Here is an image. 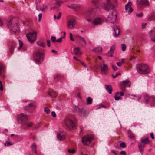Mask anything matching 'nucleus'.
Here are the masks:
<instances>
[{
    "instance_id": "obj_17",
    "label": "nucleus",
    "mask_w": 155,
    "mask_h": 155,
    "mask_svg": "<svg viewBox=\"0 0 155 155\" xmlns=\"http://www.w3.org/2000/svg\"><path fill=\"white\" fill-rule=\"evenodd\" d=\"M115 48V46L114 45L111 46V48L107 54V56H112V54L113 53Z\"/></svg>"
},
{
    "instance_id": "obj_4",
    "label": "nucleus",
    "mask_w": 155,
    "mask_h": 155,
    "mask_svg": "<svg viewBox=\"0 0 155 155\" xmlns=\"http://www.w3.org/2000/svg\"><path fill=\"white\" fill-rule=\"evenodd\" d=\"M64 123L66 126L70 130H72L76 128L75 124L69 118H66Z\"/></svg>"
},
{
    "instance_id": "obj_45",
    "label": "nucleus",
    "mask_w": 155,
    "mask_h": 155,
    "mask_svg": "<svg viewBox=\"0 0 155 155\" xmlns=\"http://www.w3.org/2000/svg\"><path fill=\"white\" fill-rule=\"evenodd\" d=\"M51 41L53 42H55L56 41V37L55 36H52L51 38Z\"/></svg>"
},
{
    "instance_id": "obj_31",
    "label": "nucleus",
    "mask_w": 155,
    "mask_h": 155,
    "mask_svg": "<svg viewBox=\"0 0 155 155\" xmlns=\"http://www.w3.org/2000/svg\"><path fill=\"white\" fill-rule=\"evenodd\" d=\"M147 21H150L155 20V14H153L147 18Z\"/></svg>"
},
{
    "instance_id": "obj_14",
    "label": "nucleus",
    "mask_w": 155,
    "mask_h": 155,
    "mask_svg": "<svg viewBox=\"0 0 155 155\" xmlns=\"http://www.w3.org/2000/svg\"><path fill=\"white\" fill-rule=\"evenodd\" d=\"M132 5L131 3L130 2L126 5L125 10L129 14H130L133 11V9L131 7Z\"/></svg>"
},
{
    "instance_id": "obj_27",
    "label": "nucleus",
    "mask_w": 155,
    "mask_h": 155,
    "mask_svg": "<svg viewBox=\"0 0 155 155\" xmlns=\"http://www.w3.org/2000/svg\"><path fill=\"white\" fill-rule=\"evenodd\" d=\"M114 29L116 36H117L120 33L119 29L118 28L117 26L115 25L114 26Z\"/></svg>"
},
{
    "instance_id": "obj_52",
    "label": "nucleus",
    "mask_w": 155,
    "mask_h": 155,
    "mask_svg": "<svg viewBox=\"0 0 155 155\" xmlns=\"http://www.w3.org/2000/svg\"><path fill=\"white\" fill-rule=\"evenodd\" d=\"M121 75V74L120 73H118L116 74L115 75H113L112 76L114 78H115L116 77H117L119 75Z\"/></svg>"
},
{
    "instance_id": "obj_30",
    "label": "nucleus",
    "mask_w": 155,
    "mask_h": 155,
    "mask_svg": "<svg viewBox=\"0 0 155 155\" xmlns=\"http://www.w3.org/2000/svg\"><path fill=\"white\" fill-rule=\"evenodd\" d=\"M93 51L97 53L101 52L102 51V48L101 47H98L94 48Z\"/></svg>"
},
{
    "instance_id": "obj_26",
    "label": "nucleus",
    "mask_w": 155,
    "mask_h": 155,
    "mask_svg": "<svg viewBox=\"0 0 155 155\" xmlns=\"http://www.w3.org/2000/svg\"><path fill=\"white\" fill-rule=\"evenodd\" d=\"M105 88L107 91L110 94L112 93V88L111 85H105Z\"/></svg>"
},
{
    "instance_id": "obj_58",
    "label": "nucleus",
    "mask_w": 155,
    "mask_h": 155,
    "mask_svg": "<svg viewBox=\"0 0 155 155\" xmlns=\"http://www.w3.org/2000/svg\"><path fill=\"white\" fill-rule=\"evenodd\" d=\"M112 67L114 70H117V66H114V65H112Z\"/></svg>"
},
{
    "instance_id": "obj_2",
    "label": "nucleus",
    "mask_w": 155,
    "mask_h": 155,
    "mask_svg": "<svg viewBox=\"0 0 155 155\" xmlns=\"http://www.w3.org/2000/svg\"><path fill=\"white\" fill-rule=\"evenodd\" d=\"M137 71L140 74H145L149 73L150 70L148 66L144 64H140L137 66Z\"/></svg>"
},
{
    "instance_id": "obj_39",
    "label": "nucleus",
    "mask_w": 155,
    "mask_h": 155,
    "mask_svg": "<svg viewBox=\"0 0 155 155\" xmlns=\"http://www.w3.org/2000/svg\"><path fill=\"white\" fill-rule=\"evenodd\" d=\"M121 48L123 51H125L126 48V45L124 44H121Z\"/></svg>"
},
{
    "instance_id": "obj_64",
    "label": "nucleus",
    "mask_w": 155,
    "mask_h": 155,
    "mask_svg": "<svg viewBox=\"0 0 155 155\" xmlns=\"http://www.w3.org/2000/svg\"><path fill=\"white\" fill-rule=\"evenodd\" d=\"M73 58L76 61H78L79 62L80 61H80L79 60L76 56H74Z\"/></svg>"
},
{
    "instance_id": "obj_55",
    "label": "nucleus",
    "mask_w": 155,
    "mask_h": 155,
    "mask_svg": "<svg viewBox=\"0 0 155 155\" xmlns=\"http://www.w3.org/2000/svg\"><path fill=\"white\" fill-rule=\"evenodd\" d=\"M51 115L52 116L54 117H56V114H55V113L54 111H52L51 112Z\"/></svg>"
},
{
    "instance_id": "obj_37",
    "label": "nucleus",
    "mask_w": 155,
    "mask_h": 155,
    "mask_svg": "<svg viewBox=\"0 0 155 155\" xmlns=\"http://www.w3.org/2000/svg\"><path fill=\"white\" fill-rule=\"evenodd\" d=\"M74 109L77 111L79 112H82V111L83 110V109H80V108H78V107L76 106L74 107Z\"/></svg>"
},
{
    "instance_id": "obj_18",
    "label": "nucleus",
    "mask_w": 155,
    "mask_h": 155,
    "mask_svg": "<svg viewBox=\"0 0 155 155\" xmlns=\"http://www.w3.org/2000/svg\"><path fill=\"white\" fill-rule=\"evenodd\" d=\"M16 46V44L15 42H12L11 44V47L9 50V54H12L14 51V49Z\"/></svg>"
},
{
    "instance_id": "obj_60",
    "label": "nucleus",
    "mask_w": 155,
    "mask_h": 155,
    "mask_svg": "<svg viewBox=\"0 0 155 155\" xmlns=\"http://www.w3.org/2000/svg\"><path fill=\"white\" fill-rule=\"evenodd\" d=\"M120 154L121 155H126V152L124 151H121L120 152Z\"/></svg>"
},
{
    "instance_id": "obj_53",
    "label": "nucleus",
    "mask_w": 155,
    "mask_h": 155,
    "mask_svg": "<svg viewBox=\"0 0 155 155\" xmlns=\"http://www.w3.org/2000/svg\"><path fill=\"white\" fill-rule=\"evenodd\" d=\"M11 145L12 144L10 142H8V141H7L5 143V146H9V145Z\"/></svg>"
},
{
    "instance_id": "obj_59",
    "label": "nucleus",
    "mask_w": 155,
    "mask_h": 155,
    "mask_svg": "<svg viewBox=\"0 0 155 155\" xmlns=\"http://www.w3.org/2000/svg\"><path fill=\"white\" fill-rule=\"evenodd\" d=\"M80 62L81 63V64L85 68H86V64L84 63V62H81V61H80Z\"/></svg>"
},
{
    "instance_id": "obj_24",
    "label": "nucleus",
    "mask_w": 155,
    "mask_h": 155,
    "mask_svg": "<svg viewBox=\"0 0 155 155\" xmlns=\"http://www.w3.org/2000/svg\"><path fill=\"white\" fill-rule=\"evenodd\" d=\"M48 94L49 95L52 97H55L57 95L56 92L53 90H51L48 91Z\"/></svg>"
},
{
    "instance_id": "obj_11",
    "label": "nucleus",
    "mask_w": 155,
    "mask_h": 155,
    "mask_svg": "<svg viewBox=\"0 0 155 155\" xmlns=\"http://www.w3.org/2000/svg\"><path fill=\"white\" fill-rule=\"evenodd\" d=\"M75 20L74 18H72L67 23V27L68 28L70 29L74 28L75 27Z\"/></svg>"
},
{
    "instance_id": "obj_23",
    "label": "nucleus",
    "mask_w": 155,
    "mask_h": 155,
    "mask_svg": "<svg viewBox=\"0 0 155 155\" xmlns=\"http://www.w3.org/2000/svg\"><path fill=\"white\" fill-rule=\"evenodd\" d=\"M76 38L79 40H80L81 41H82L85 45H86V42L85 40L81 36L78 35L76 36Z\"/></svg>"
},
{
    "instance_id": "obj_43",
    "label": "nucleus",
    "mask_w": 155,
    "mask_h": 155,
    "mask_svg": "<svg viewBox=\"0 0 155 155\" xmlns=\"http://www.w3.org/2000/svg\"><path fill=\"white\" fill-rule=\"evenodd\" d=\"M48 8V7L47 5H44L43 8H41V10L42 11H45Z\"/></svg>"
},
{
    "instance_id": "obj_56",
    "label": "nucleus",
    "mask_w": 155,
    "mask_h": 155,
    "mask_svg": "<svg viewBox=\"0 0 155 155\" xmlns=\"http://www.w3.org/2000/svg\"><path fill=\"white\" fill-rule=\"evenodd\" d=\"M68 152L70 153H74L75 152V150H71L69 149L68 150Z\"/></svg>"
},
{
    "instance_id": "obj_25",
    "label": "nucleus",
    "mask_w": 155,
    "mask_h": 155,
    "mask_svg": "<svg viewBox=\"0 0 155 155\" xmlns=\"http://www.w3.org/2000/svg\"><path fill=\"white\" fill-rule=\"evenodd\" d=\"M68 7L71 8L78 10L80 8V6L76 4H73L68 6Z\"/></svg>"
},
{
    "instance_id": "obj_49",
    "label": "nucleus",
    "mask_w": 155,
    "mask_h": 155,
    "mask_svg": "<svg viewBox=\"0 0 155 155\" xmlns=\"http://www.w3.org/2000/svg\"><path fill=\"white\" fill-rule=\"evenodd\" d=\"M114 98L115 100L117 101L119 99H121V98L120 97L117 96H115Z\"/></svg>"
},
{
    "instance_id": "obj_48",
    "label": "nucleus",
    "mask_w": 155,
    "mask_h": 155,
    "mask_svg": "<svg viewBox=\"0 0 155 155\" xmlns=\"http://www.w3.org/2000/svg\"><path fill=\"white\" fill-rule=\"evenodd\" d=\"M69 34H70V40L71 41H74V39L72 35L71 34V33H70Z\"/></svg>"
},
{
    "instance_id": "obj_57",
    "label": "nucleus",
    "mask_w": 155,
    "mask_h": 155,
    "mask_svg": "<svg viewBox=\"0 0 155 155\" xmlns=\"http://www.w3.org/2000/svg\"><path fill=\"white\" fill-rule=\"evenodd\" d=\"M47 43L48 46L49 47H50L51 46L50 41L49 40H47Z\"/></svg>"
},
{
    "instance_id": "obj_61",
    "label": "nucleus",
    "mask_w": 155,
    "mask_h": 155,
    "mask_svg": "<svg viewBox=\"0 0 155 155\" xmlns=\"http://www.w3.org/2000/svg\"><path fill=\"white\" fill-rule=\"evenodd\" d=\"M117 64L118 66L120 67L122 65V64L121 62H117Z\"/></svg>"
},
{
    "instance_id": "obj_51",
    "label": "nucleus",
    "mask_w": 155,
    "mask_h": 155,
    "mask_svg": "<svg viewBox=\"0 0 155 155\" xmlns=\"http://www.w3.org/2000/svg\"><path fill=\"white\" fill-rule=\"evenodd\" d=\"M61 15V12H59L58 13V15L57 16V18L58 19H59L60 18Z\"/></svg>"
},
{
    "instance_id": "obj_12",
    "label": "nucleus",
    "mask_w": 155,
    "mask_h": 155,
    "mask_svg": "<svg viewBox=\"0 0 155 155\" xmlns=\"http://www.w3.org/2000/svg\"><path fill=\"white\" fill-rule=\"evenodd\" d=\"M131 83L130 81L129 80L127 79L123 81L121 87V89L123 90H124L125 87H129Z\"/></svg>"
},
{
    "instance_id": "obj_15",
    "label": "nucleus",
    "mask_w": 155,
    "mask_h": 155,
    "mask_svg": "<svg viewBox=\"0 0 155 155\" xmlns=\"http://www.w3.org/2000/svg\"><path fill=\"white\" fill-rule=\"evenodd\" d=\"M110 0H107L106 4L104 5V8L106 10H109V9L113 8L114 6L110 2Z\"/></svg>"
},
{
    "instance_id": "obj_41",
    "label": "nucleus",
    "mask_w": 155,
    "mask_h": 155,
    "mask_svg": "<svg viewBox=\"0 0 155 155\" xmlns=\"http://www.w3.org/2000/svg\"><path fill=\"white\" fill-rule=\"evenodd\" d=\"M28 107H33L35 108L36 107V105L35 103L32 102L29 104Z\"/></svg>"
},
{
    "instance_id": "obj_38",
    "label": "nucleus",
    "mask_w": 155,
    "mask_h": 155,
    "mask_svg": "<svg viewBox=\"0 0 155 155\" xmlns=\"http://www.w3.org/2000/svg\"><path fill=\"white\" fill-rule=\"evenodd\" d=\"M74 109L77 111L79 112H82V111L83 110V109H80V108H78V107L76 106L74 107Z\"/></svg>"
},
{
    "instance_id": "obj_9",
    "label": "nucleus",
    "mask_w": 155,
    "mask_h": 155,
    "mask_svg": "<svg viewBox=\"0 0 155 155\" xmlns=\"http://www.w3.org/2000/svg\"><path fill=\"white\" fill-rule=\"evenodd\" d=\"M144 99L146 102L149 103L151 106H153L155 104V98L153 96L149 97L146 95L144 97Z\"/></svg>"
},
{
    "instance_id": "obj_47",
    "label": "nucleus",
    "mask_w": 155,
    "mask_h": 155,
    "mask_svg": "<svg viewBox=\"0 0 155 155\" xmlns=\"http://www.w3.org/2000/svg\"><path fill=\"white\" fill-rule=\"evenodd\" d=\"M62 37H61L60 38L57 39L56 41L57 42L61 43L62 41Z\"/></svg>"
},
{
    "instance_id": "obj_44",
    "label": "nucleus",
    "mask_w": 155,
    "mask_h": 155,
    "mask_svg": "<svg viewBox=\"0 0 155 155\" xmlns=\"http://www.w3.org/2000/svg\"><path fill=\"white\" fill-rule=\"evenodd\" d=\"M3 67L2 65L1 64L0 65V75H1L2 73V71L3 69Z\"/></svg>"
},
{
    "instance_id": "obj_33",
    "label": "nucleus",
    "mask_w": 155,
    "mask_h": 155,
    "mask_svg": "<svg viewBox=\"0 0 155 155\" xmlns=\"http://www.w3.org/2000/svg\"><path fill=\"white\" fill-rule=\"evenodd\" d=\"M31 148L32 149V150L35 152V153L36 154L37 153V151L36 150V145L35 143H33L32 146H31Z\"/></svg>"
},
{
    "instance_id": "obj_10",
    "label": "nucleus",
    "mask_w": 155,
    "mask_h": 155,
    "mask_svg": "<svg viewBox=\"0 0 155 155\" xmlns=\"http://www.w3.org/2000/svg\"><path fill=\"white\" fill-rule=\"evenodd\" d=\"M101 70L102 73L104 75H106L108 73V65L106 64H104L100 66Z\"/></svg>"
},
{
    "instance_id": "obj_50",
    "label": "nucleus",
    "mask_w": 155,
    "mask_h": 155,
    "mask_svg": "<svg viewBox=\"0 0 155 155\" xmlns=\"http://www.w3.org/2000/svg\"><path fill=\"white\" fill-rule=\"evenodd\" d=\"M120 146L122 148H125L126 147V145L124 143H121L120 144Z\"/></svg>"
},
{
    "instance_id": "obj_22",
    "label": "nucleus",
    "mask_w": 155,
    "mask_h": 155,
    "mask_svg": "<svg viewBox=\"0 0 155 155\" xmlns=\"http://www.w3.org/2000/svg\"><path fill=\"white\" fill-rule=\"evenodd\" d=\"M150 32V38L153 41L155 42V30L151 31Z\"/></svg>"
},
{
    "instance_id": "obj_32",
    "label": "nucleus",
    "mask_w": 155,
    "mask_h": 155,
    "mask_svg": "<svg viewBox=\"0 0 155 155\" xmlns=\"http://www.w3.org/2000/svg\"><path fill=\"white\" fill-rule=\"evenodd\" d=\"M37 44L38 46L42 47H45V43L40 41H37Z\"/></svg>"
},
{
    "instance_id": "obj_13",
    "label": "nucleus",
    "mask_w": 155,
    "mask_h": 155,
    "mask_svg": "<svg viewBox=\"0 0 155 155\" xmlns=\"http://www.w3.org/2000/svg\"><path fill=\"white\" fill-rule=\"evenodd\" d=\"M66 133L64 132H60L58 133L57 137L59 141L65 139Z\"/></svg>"
},
{
    "instance_id": "obj_54",
    "label": "nucleus",
    "mask_w": 155,
    "mask_h": 155,
    "mask_svg": "<svg viewBox=\"0 0 155 155\" xmlns=\"http://www.w3.org/2000/svg\"><path fill=\"white\" fill-rule=\"evenodd\" d=\"M42 14L41 13L39 14L38 15V17H39L38 20L39 21H40L41 19L42 18Z\"/></svg>"
},
{
    "instance_id": "obj_1",
    "label": "nucleus",
    "mask_w": 155,
    "mask_h": 155,
    "mask_svg": "<svg viewBox=\"0 0 155 155\" xmlns=\"http://www.w3.org/2000/svg\"><path fill=\"white\" fill-rule=\"evenodd\" d=\"M18 23V19L14 18L11 19L7 24L9 29L14 32L15 35H18L20 32Z\"/></svg>"
},
{
    "instance_id": "obj_62",
    "label": "nucleus",
    "mask_w": 155,
    "mask_h": 155,
    "mask_svg": "<svg viewBox=\"0 0 155 155\" xmlns=\"http://www.w3.org/2000/svg\"><path fill=\"white\" fill-rule=\"evenodd\" d=\"M150 137H151V138L152 139H154V135H153V133H151L150 134Z\"/></svg>"
},
{
    "instance_id": "obj_36",
    "label": "nucleus",
    "mask_w": 155,
    "mask_h": 155,
    "mask_svg": "<svg viewBox=\"0 0 155 155\" xmlns=\"http://www.w3.org/2000/svg\"><path fill=\"white\" fill-rule=\"evenodd\" d=\"M18 41L19 44V46L18 47V49L19 50H20L21 49L23 44L21 40H19Z\"/></svg>"
},
{
    "instance_id": "obj_6",
    "label": "nucleus",
    "mask_w": 155,
    "mask_h": 155,
    "mask_svg": "<svg viewBox=\"0 0 155 155\" xmlns=\"http://www.w3.org/2000/svg\"><path fill=\"white\" fill-rule=\"evenodd\" d=\"M117 12L115 10H113L110 12L107 17V20L111 23L114 22L116 20L117 17Z\"/></svg>"
},
{
    "instance_id": "obj_16",
    "label": "nucleus",
    "mask_w": 155,
    "mask_h": 155,
    "mask_svg": "<svg viewBox=\"0 0 155 155\" xmlns=\"http://www.w3.org/2000/svg\"><path fill=\"white\" fill-rule=\"evenodd\" d=\"M137 2L138 5H144L147 6L150 5L147 0H137Z\"/></svg>"
},
{
    "instance_id": "obj_3",
    "label": "nucleus",
    "mask_w": 155,
    "mask_h": 155,
    "mask_svg": "<svg viewBox=\"0 0 155 155\" xmlns=\"http://www.w3.org/2000/svg\"><path fill=\"white\" fill-rule=\"evenodd\" d=\"M94 136L91 134H87L84 136L82 138V141L84 145H89L94 139Z\"/></svg>"
},
{
    "instance_id": "obj_21",
    "label": "nucleus",
    "mask_w": 155,
    "mask_h": 155,
    "mask_svg": "<svg viewBox=\"0 0 155 155\" xmlns=\"http://www.w3.org/2000/svg\"><path fill=\"white\" fill-rule=\"evenodd\" d=\"M94 9L92 8L88 10L85 14V16H89L91 15L94 14V13L95 12L94 11Z\"/></svg>"
},
{
    "instance_id": "obj_40",
    "label": "nucleus",
    "mask_w": 155,
    "mask_h": 155,
    "mask_svg": "<svg viewBox=\"0 0 155 155\" xmlns=\"http://www.w3.org/2000/svg\"><path fill=\"white\" fill-rule=\"evenodd\" d=\"M25 126H26L27 127H31L33 126V123L31 122H29L28 123H26V124Z\"/></svg>"
},
{
    "instance_id": "obj_20",
    "label": "nucleus",
    "mask_w": 155,
    "mask_h": 155,
    "mask_svg": "<svg viewBox=\"0 0 155 155\" xmlns=\"http://www.w3.org/2000/svg\"><path fill=\"white\" fill-rule=\"evenodd\" d=\"M73 51L74 54L76 55H81L82 54V52L80 51V48L78 47L75 48L74 49Z\"/></svg>"
},
{
    "instance_id": "obj_34",
    "label": "nucleus",
    "mask_w": 155,
    "mask_h": 155,
    "mask_svg": "<svg viewBox=\"0 0 155 155\" xmlns=\"http://www.w3.org/2000/svg\"><path fill=\"white\" fill-rule=\"evenodd\" d=\"M92 99L90 97L87 98L86 100L87 103L88 104H91L92 103Z\"/></svg>"
},
{
    "instance_id": "obj_42",
    "label": "nucleus",
    "mask_w": 155,
    "mask_h": 155,
    "mask_svg": "<svg viewBox=\"0 0 155 155\" xmlns=\"http://www.w3.org/2000/svg\"><path fill=\"white\" fill-rule=\"evenodd\" d=\"M44 111L47 114H49L50 113V110L47 107H45L44 109Z\"/></svg>"
},
{
    "instance_id": "obj_29",
    "label": "nucleus",
    "mask_w": 155,
    "mask_h": 155,
    "mask_svg": "<svg viewBox=\"0 0 155 155\" xmlns=\"http://www.w3.org/2000/svg\"><path fill=\"white\" fill-rule=\"evenodd\" d=\"M128 135L130 138H134L135 136L130 130L128 131Z\"/></svg>"
},
{
    "instance_id": "obj_35",
    "label": "nucleus",
    "mask_w": 155,
    "mask_h": 155,
    "mask_svg": "<svg viewBox=\"0 0 155 155\" xmlns=\"http://www.w3.org/2000/svg\"><path fill=\"white\" fill-rule=\"evenodd\" d=\"M36 138L35 135L33 133H31L29 134V138L31 139L34 140Z\"/></svg>"
},
{
    "instance_id": "obj_7",
    "label": "nucleus",
    "mask_w": 155,
    "mask_h": 155,
    "mask_svg": "<svg viewBox=\"0 0 155 155\" xmlns=\"http://www.w3.org/2000/svg\"><path fill=\"white\" fill-rule=\"evenodd\" d=\"M43 54L39 52H36L35 53L34 57L35 62L38 64H41L43 61Z\"/></svg>"
},
{
    "instance_id": "obj_46",
    "label": "nucleus",
    "mask_w": 155,
    "mask_h": 155,
    "mask_svg": "<svg viewBox=\"0 0 155 155\" xmlns=\"http://www.w3.org/2000/svg\"><path fill=\"white\" fill-rule=\"evenodd\" d=\"M136 15L137 17H141L143 16V14L142 13H140L139 14H137Z\"/></svg>"
},
{
    "instance_id": "obj_8",
    "label": "nucleus",
    "mask_w": 155,
    "mask_h": 155,
    "mask_svg": "<svg viewBox=\"0 0 155 155\" xmlns=\"http://www.w3.org/2000/svg\"><path fill=\"white\" fill-rule=\"evenodd\" d=\"M36 34V32L34 31L27 34V38L30 42L33 43L37 39Z\"/></svg>"
},
{
    "instance_id": "obj_19",
    "label": "nucleus",
    "mask_w": 155,
    "mask_h": 155,
    "mask_svg": "<svg viewBox=\"0 0 155 155\" xmlns=\"http://www.w3.org/2000/svg\"><path fill=\"white\" fill-rule=\"evenodd\" d=\"M102 19L100 18H95L92 22L93 24L97 25L103 22Z\"/></svg>"
},
{
    "instance_id": "obj_28",
    "label": "nucleus",
    "mask_w": 155,
    "mask_h": 155,
    "mask_svg": "<svg viewBox=\"0 0 155 155\" xmlns=\"http://www.w3.org/2000/svg\"><path fill=\"white\" fill-rule=\"evenodd\" d=\"M141 143L143 144H148L149 143V141L148 138L144 139H142L141 140Z\"/></svg>"
},
{
    "instance_id": "obj_5",
    "label": "nucleus",
    "mask_w": 155,
    "mask_h": 155,
    "mask_svg": "<svg viewBox=\"0 0 155 155\" xmlns=\"http://www.w3.org/2000/svg\"><path fill=\"white\" fill-rule=\"evenodd\" d=\"M18 119L21 124L25 125L26 124V122L28 120V117L27 115L22 113L18 115Z\"/></svg>"
},
{
    "instance_id": "obj_63",
    "label": "nucleus",
    "mask_w": 155,
    "mask_h": 155,
    "mask_svg": "<svg viewBox=\"0 0 155 155\" xmlns=\"http://www.w3.org/2000/svg\"><path fill=\"white\" fill-rule=\"evenodd\" d=\"M147 25V23L143 24L142 25V28H145L146 25Z\"/></svg>"
}]
</instances>
